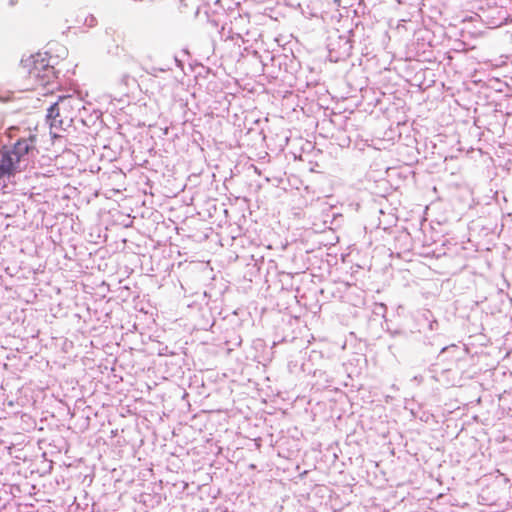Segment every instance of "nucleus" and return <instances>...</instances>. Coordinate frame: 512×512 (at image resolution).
Segmentation results:
<instances>
[{
    "label": "nucleus",
    "mask_w": 512,
    "mask_h": 512,
    "mask_svg": "<svg viewBox=\"0 0 512 512\" xmlns=\"http://www.w3.org/2000/svg\"><path fill=\"white\" fill-rule=\"evenodd\" d=\"M18 73L23 78L30 80L32 88L45 87L55 78L54 67L40 54L31 55L26 59H22Z\"/></svg>",
    "instance_id": "1"
},
{
    "label": "nucleus",
    "mask_w": 512,
    "mask_h": 512,
    "mask_svg": "<svg viewBox=\"0 0 512 512\" xmlns=\"http://www.w3.org/2000/svg\"><path fill=\"white\" fill-rule=\"evenodd\" d=\"M18 158L9 151H4L0 157V179L15 174L18 166Z\"/></svg>",
    "instance_id": "2"
},
{
    "label": "nucleus",
    "mask_w": 512,
    "mask_h": 512,
    "mask_svg": "<svg viewBox=\"0 0 512 512\" xmlns=\"http://www.w3.org/2000/svg\"><path fill=\"white\" fill-rule=\"evenodd\" d=\"M36 135H30L26 139L18 140L12 150H8L14 157L18 158V162L21 161L22 157L27 155L30 151L35 149Z\"/></svg>",
    "instance_id": "3"
},
{
    "label": "nucleus",
    "mask_w": 512,
    "mask_h": 512,
    "mask_svg": "<svg viewBox=\"0 0 512 512\" xmlns=\"http://www.w3.org/2000/svg\"><path fill=\"white\" fill-rule=\"evenodd\" d=\"M47 119L49 121L51 134L53 135V137L58 136L53 130H64L65 126L68 125V121H65L60 116V108L58 106V103H54L52 106H50V108L48 109Z\"/></svg>",
    "instance_id": "4"
},
{
    "label": "nucleus",
    "mask_w": 512,
    "mask_h": 512,
    "mask_svg": "<svg viewBox=\"0 0 512 512\" xmlns=\"http://www.w3.org/2000/svg\"><path fill=\"white\" fill-rule=\"evenodd\" d=\"M469 4H470L471 10L481 11V10H484V8H485L482 0H470Z\"/></svg>",
    "instance_id": "5"
},
{
    "label": "nucleus",
    "mask_w": 512,
    "mask_h": 512,
    "mask_svg": "<svg viewBox=\"0 0 512 512\" xmlns=\"http://www.w3.org/2000/svg\"><path fill=\"white\" fill-rule=\"evenodd\" d=\"M336 2H340V0H335Z\"/></svg>",
    "instance_id": "6"
}]
</instances>
